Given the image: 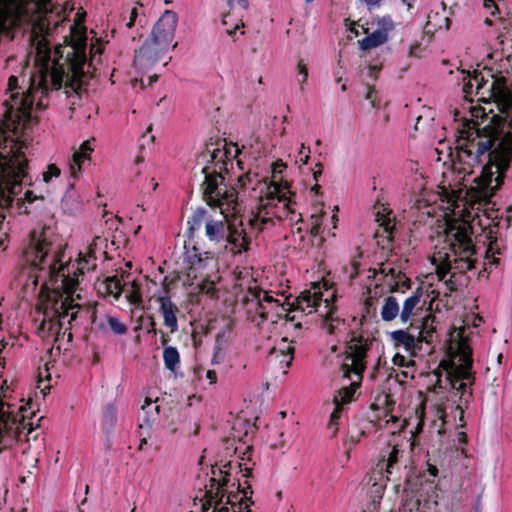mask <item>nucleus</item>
<instances>
[{
  "label": "nucleus",
  "instance_id": "obj_1",
  "mask_svg": "<svg viewBox=\"0 0 512 512\" xmlns=\"http://www.w3.org/2000/svg\"><path fill=\"white\" fill-rule=\"evenodd\" d=\"M463 93L465 98L475 95L478 102L495 103L500 112H486L485 107L472 105V100L454 111V121L462 128H458L453 172L458 183L468 187L467 177L480 169L467 194L474 202L487 203L502 184L512 159V91L504 77L482 70L464 74Z\"/></svg>",
  "mask_w": 512,
  "mask_h": 512
},
{
  "label": "nucleus",
  "instance_id": "obj_2",
  "mask_svg": "<svg viewBox=\"0 0 512 512\" xmlns=\"http://www.w3.org/2000/svg\"><path fill=\"white\" fill-rule=\"evenodd\" d=\"M53 231L49 227L33 230L30 243L24 252L25 259L31 264L26 286L35 288L39 279H44L38 304L40 321L38 334L42 338L56 336L67 320L69 325L83 317L86 302L83 301L81 289L78 286V273L93 270L96 267V254H106L107 239L96 236L85 254L80 253L77 268L73 270L67 265L64 252L60 246H54Z\"/></svg>",
  "mask_w": 512,
  "mask_h": 512
},
{
  "label": "nucleus",
  "instance_id": "obj_3",
  "mask_svg": "<svg viewBox=\"0 0 512 512\" xmlns=\"http://www.w3.org/2000/svg\"><path fill=\"white\" fill-rule=\"evenodd\" d=\"M238 186L247 189L255 182L258 191V203L251 211V216L245 221L243 217H235L230 220V241L235 243L239 249L249 246L251 240L268 225H273L274 219L293 220L295 216V202L289 196L288 183L284 186L268 183L267 180H258L250 173L241 175L237 179Z\"/></svg>",
  "mask_w": 512,
  "mask_h": 512
},
{
  "label": "nucleus",
  "instance_id": "obj_4",
  "mask_svg": "<svg viewBox=\"0 0 512 512\" xmlns=\"http://www.w3.org/2000/svg\"><path fill=\"white\" fill-rule=\"evenodd\" d=\"M220 160L213 166H204L202 173L204 181L201 185L203 195L208 205L219 207L220 215L214 217L209 211L198 208L188 220V231L190 235L200 229L205 228V235L211 241L219 243L226 240L232 245L231 250L234 253H241L248 249L249 246L239 249L235 243L230 241V220L235 217H241V205L238 202V194L234 187H227L224 182V176L217 171Z\"/></svg>",
  "mask_w": 512,
  "mask_h": 512
},
{
  "label": "nucleus",
  "instance_id": "obj_5",
  "mask_svg": "<svg viewBox=\"0 0 512 512\" xmlns=\"http://www.w3.org/2000/svg\"><path fill=\"white\" fill-rule=\"evenodd\" d=\"M476 250L471 239V227L467 222L455 221L446 228L443 240L435 246L432 263L436 266L439 280H443L448 273L451 276L445 281L449 291L456 290L453 279L457 273H465L474 268Z\"/></svg>",
  "mask_w": 512,
  "mask_h": 512
},
{
  "label": "nucleus",
  "instance_id": "obj_6",
  "mask_svg": "<svg viewBox=\"0 0 512 512\" xmlns=\"http://www.w3.org/2000/svg\"><path fill=\"white\" fill-rule=\"evenodd\" d=\"M86 35L83 29L73 28L69 43L56 47L55 54L60 60H54L50 78L54 89H60L63 85L72 91L81 88L83 67L86 62Z\"/></svg>",
  "mask_w": 512,
  "mask_h": 512
},
{
  "label": "nucleus",
  "instance_id": "obj_7",
  "mask_svg": "<svg viewBox=\"0 0 512 512\" xmlns=\"http://www.w3.org/2000/svg\"><path fill=\"white\" fill-rule=\"evenodd\" d=\"M464 331V328H455L450 333L448 346L450 359L441 362L446 381L453 389L461 391L460 397L465 396L466 393L470 395L467 389L473 382L471 349Z\"/></svg>",
  "mask_w": 512,
  "mask_h": 512
},
{
  "label": "nucleus",
  "instance_id": "obj_8",
  "mask_svg": "<svg viewBox=\"0 0 512 512\" xmlns=\"http://www.w3.org/2000/svg\"><path fill=\"white\" fill-rule=\"evenodd\" d=\"M321 285L314 283L310 289L303 291L292 303L295 310H300L306 314L318 312L323 318L322 329L329 335L337 337L342 336L346 332V323L340 318L334 308L329 303L328 295L322 299Z\"/></svg>",
  "mask_w": 512,
  "mask_h": 512
},
{
  "label": "nucleus",
  "instance_id": "obj_9",
  "mask_svg": "<svg viewBox=\"0 0 512 512\" xmlns=\"http://www.w3.org/2000/svg\"><path fill=\"white\" fill-rule=\"evenodd\" d=\"M6 382L1 386L0 395V452L8 448L19 436L21 428H26L23 406H17L7 400Z\"/></svg>",
  "mask_w": 512,
  "mask_h": 512
},
{
  "label": "nucleus",
  "instance_id": "obj_10",
  "mask_svg": "<svg viewBox=\"0 0 512 512\" xmlns=\"http://www.w3.org/2000/svg\"><path fill=\"white\" fill-rule=\"evenodd\" d=\"M8 87L10 91L9 99L5 100L7 106V114L10 120H20L27 118L30 115V110L33 105V97L31 90L22 91L18 89V79L15 76H11L8 81Z\"/></svg>",
  "mask_w": 512,
  "mask_h": 512
},
{
  "label": "nucleus",
  "instance_id": "obj_11",
  "mask_svg": "<svg viewBox=\"0 0 512 512\" xmlns=\"http://www.w3.org/2000/svg\"><path fill=\"white\" fill-rule=\"evenodd\" d=\"M177 24V14L172 10H166L155 23L151 37L148 40L160 45V49H174L177 46L175 41Z\"/></svg>",
  "mask_w": 512,
  "mask_h": 512
},
{
  "label": "nucleus",
  "instance_id": "obj_12",
  "mask_svg": "<svg viewBox=\"0 0 512 512\" xmlns=\"http://www.w3.org/2000/svg\"><path fill=\"white\" fill-rule=\"evenodd\" d=\"M161 46L146 40L142 47L136 52L134 64L142 72L150 73L162 63L166 66L171 57L167 56L169 49H160Z\"/></svg>",
  "mask_w": 512,
  "mask_h": 512
},
{
  "label": "nucleus",
  "instance_id": "obj_13",
  "mask_svg": "<svg viewBox=\"0 0 512 512\" xmlns=\"http://www.w3.org/2000/svg\"><path fill=\"white\" fill-rule=\"evenodd\" d=\"M152 299H154L159 306V312L163 317L165 326L169 328L171 333L176 332L178 330L177 315L180 310L169 296V285L167 283V278H164L162 282V291L155 293L152 296Z\"/></svg>",
  "mask_w": 512,
  "mask_h": 512
},
{
  "label": "nucleus",
  "instance_id": "obj_14",
  "mask_svg": "<svg viewBox=\"0 0 512 512\" xmlns=\"http://www.w3.org/2000/svg\"><path fill=\"white\" fill-rule=\"evenodd\" d=\"M186 256L190 264L188 276L199 273L200 276L209 275L218 271L216 258L208 252H199L193 247L186 251ZM197 278V275H194Z\"/></svg>",
  "mask_w": 512,
  "mask_h": 512
},
{
  "label": "nucleus",
  "instance_id": "obj_15",
  "mask_svg": "<svg viewBox=\"0 0 512 512\" xmlns=\"http://www.w3.org/2000/svg\"><path fill=\"white\" fill-rule=\"evenodd\" d=\"M367 349V340L363 339L362 336L352 335L348 342L347 353L351 359L352 371L359 377L365 369L364 359Z\"/></svg>",
  "mask_w": 512,
  "mask_h": 512
},
{
  "label": "nucleus",
  "instance_id": "obj_16",
  "mask_svg": "<svg viewBox=\"0 0 512 512\" xmlns=\"http://www.w3.org/2000/svg\"><path fill=\"white\" fill-rule=\"evenodd\" d=\"M252 298L249 300L251 305L254 306L255 313L262 319H266L270 312L276 311L281 302L279 299L274 298L267 291L251 290Z\"/></svg>",
  "mask_w": 512,
  "mask_h": 512
},
{
  "label": "nucleus",
  "instance_id": "obj_17",
  "mask_svg": "<svg viewBox=\"0 0 512 512\" xmlns=\"http://www.w3.org/2000/svg\"><path fill=\"white\" fill-rule=\"evenodd\" d=\"M393 29V22L389 18L378 21V28L371 34L358 41L362 50H370L384 44L388 40V34Z\"/></svg>",
  "mask_w": 512,
  "mask_h": 512
},
{
  "label": "nucleus",
  "instance_id": "obj_18",
  "mask_svg": "<svg viewBox=\"0 0 512 512\" xmlns=\"http://www.w3.org/2000/svg\"><path fill=\"white\" fill-rule=\"evenodd\" d=\"M422 290L418 288L410 296H408L402 303L400 308V322L403 324L411 323L418 316L423 305L421 304Z\"/></svg>",
  "mask_w": 512,
  "mask_h": 512
},
{
  "label": "nucleus",
  "instance_id": "obj_19",
  "mask_svg": "<svg viewBox=\"0 0 512 512\" xmlns=\"http://www.w3.org/2000/svg\"><path fill=\"white\" fill-rule=\"evenodd\" d=\"M94 141V138L84 141L79 149L73 153L69 164L72 177L76 178L81 172L83 163L90 160L91 153L94 151Z\"/></svg>",
  "mask_w": 512,
  "mask_h": 512
},
{
  "label": "nucleus",
  "instance_id": "obj_20",
  "mask_svg": "<svg viewBox=\"0 0 512 512\" xmlns=\"http://www.w3.org/2000/svg\"><path fill=\"white\" fill-rule=\"evenodd\" d=\"M201 279L196 283H192V293L197 292L198 294H203L208 296L209 298H217L218 297V289L216 287V283L219 280V277L216 273H211L209 275L200 276Z\"/></svg>",
  "mask_w": 512,
  "mask_h": 512
},
{
  "label": "nucleus",
  "instance_id": "obj_21",
  "mask_svg": "<svg viewBox=\"0 0 512 512\" xmlns=\"http://www.w3.org/2000/svg\"><path fill=\"white\" fill-rule=\"evenodd\" d=\"M294 347L287 338H281L269 351V356L289 366L293 359Z\"/></svg>",
  "mask_w": 512,
  "mask_h": 512
},
{
  "label": "nucleus",
  "instance_id": "obj_22",
  "mask_svg": "<svg viewBox=\"0 0 512 512\" xmlns=\"http://www.w3.org/2000/svg\"><path fill=\"white\" fill-rule=\"evenodd\" d=\"M392 211L384 206L379 205L376 207L375 220L379 227L382 228L383 233L386 234L387 240H391L392 230L394 229V218L391 217Z\"/></svg>",
  "mask_w": 512,
  "mask_h": 512
},
{
  "label": "nucleus",
  "instance_id": "obj_23",
  "mask_svg": "<svg viewBox=\"0 0 512 512\" xmlns=\"http://www.w3.org/2000/svg\"><path fill=\"white\" fill-rule=\"evenodd\" d=\"M391 339L397 347H403L405 351L414 354L418 341L416 338L404 330H396L390 333Z\"/></svg>",
  "mask_w": 512,
  "mask_h": 512
},
{
  "label": "nucleus",
  "instance_id": "obj_24",
  "mask_svg": "<svg viewBox=\"0 0 512 512\" xmlns=\"http://www.w3.org/2000/svg\"><path fill=\"white\" fill-rule=\"evenodd\" d=\"M398 316L400 317V305L397 298L394 296L386 297L381 308V318L390 322Z\"/></svg>",
  "mask_w": 512,
  "mask_h": 512
},
{
  "label": "nucleus",
  "instance_id": "obj_25",
  "mask_svg": "<svg viewBox=\"0 0 512 512\" xmlns=\"http://www.w3.org/2000/svg\"><path fill=\"white\" fill-rule=\"evenodd\" d=\"M163 360L165 367L168 370L174 372L176 370V367L180 363V356L178 350L172 346L165 347L163 350Z\"/></svg>",
  "mask_w": 512,
  "mask_h": 512
},
{
  "label": "nucleus",
  "instance_id": "obj_26",
  "mask_svg": "<svg viewBox=\"0 0 512 512\" xmlns=\"http://www.w3.org/2000/svg\"><path fill=\"white\" fill-rule=\"evenodd\" d=\"M448 29V18L447 17H439L438 13H430L427 16V22L425 25V29L427 32H434L437 29L441 28Z\"/></svg>",
  "mask_w": 512,
  "mask_h": 512
},
{
  "label": "nucleus",
  "instance_id": "obj_27",
  "mask_svg": "<svg viewBox=\"0 0 512 512\" xmlns=\"http://www.w3.org/2000/svg\"><path fill=\"white\" fill-rule=\"evenodd\" d=\"M357 386V382H352L348 387H343L339 390L338 394L334 396V404L344 405L349 403L354 396Z\"/></svg>",
  "mask_w": 512,
  "mask_h": 512
},
{
  "label": "nucleus",
  "instance_id": "obj_28",
  "mask_svg": "<svg viewBox=\"0 0 512 512\" xmlns=\"http://www.w3.org/2000/svg\"><path fill=\"white\" fill-rule=\"evenodd\" d=\"M211 497L213 499L214 505L213 509L210 512H241L242 504L237 505L239 510H236V504H233L231 507H227L226 505H224L223 495L220 498H218V492H216L215 496L211 495ZM203 509L204 512H209V508H205V504H203Z\"/></svg>",
  "mask_w": 512,
  "mask_h": 512
},
{
  "label": "nucleus",
  "instance_id": "obj_29",
  "mask_svg": "<svg viewBox=\"0 0 512 512\" xmlns=\"http://www.w3.org/2000/svg\"><path fill=\"white\" fill-rule=\"evenodd\" d=\"M433 112L430 109L424 111V114H420L417 117V121L415 124L416 130H426L432 126L433 122Z\"/></svg>",
  "mask_w": 512,
  "mask_h": 512
},
{
  "label": "nucleus",
  "instance_id": "obj_30",
  "mask_svg": "<svg viewBox=\"0 0 512 512\" xmlns=\"http://www.w3.org/2000/svg\"><path fill=\"white\" fill-rule=\"evenodd\" d=\"M106 322L111 331L116 335H123L127 331V326L122 323L117 317L107 316Z\"/></svg>",
  "mask_w": 512,
  "mask_h": 512
},
{
  "label": "nucleus",
  "instance_id": "obj_31",
  "mask_svg": "<svg viewBox=\"0 0 512 512\" xmlns=\"http://www.w3.org/2000/svg\"><path fill=\"white\" fill-rule=\"evenodd\" d=\"M399 453H400V451L396 446H394L391 449V451L389 452L387 459L385 460L387 474H392L393 469L398 462Z\"/></svg>",
  "mask_w": 512,
  "mask_h": 512
},
{
  "label": "nucleus",
  "instance_id": "obj_32",
  "mask_svg": "<svg viewBox=\"0 0 512 512\" xmlns=\"http://www.w3.org/2000/svg\"><path fill=\"white\" fill-rule=\"evenodd\" d=\"M106 287L107 291L110 294L114 295L115 297H118L122 289V282L116 276L109 277L106 280Z\"/></svg>",
  "mask_w": 512,
  "mask_h": 512
},
{
  "label": "nucleus",
  "instance_id": "obj_33",
  "mask_svg": "<svg viewBox=\"0 0 512 512\" xmlns=\"http://www.w3.org/2000/svg\"><path fill=\"white\" fill-rule=\"evenodd\" d=\"M308 80V69L303 61H299L297 64V82L300 85V91L304 90V86Z\"/></svg>",
  "mask_w": 512,
  "mask_h": 512
},
{
  "label": "nucleus",
  "instance_id": "obj_34",
  "mask_svg": "<svg viewBox=\"0 0 512 512\" xmlns=\"http://www.w3.org/2000/svg\"><path fill=\"white\" fill-rule=\"evenodd\" d=\"M126 297L128 301L135 306H139L142 303V296L139 287L134 282L132 283L131 289Z\"/></svg>",
  "mask_w": 512,
  "mask_h": 512
},
{
  "label": "nucleus",
  "instance_id": "obj_35",
  "mask_svg": "<svg viewBox=\"0 0 512 512\" xmlns=\"http://www.w3.org/2000/svg\"><path fill=\"white\" fill-rule=\"evenodd\" d=\"M61 174V170L55 165L50 164L47 166L46 171L43 172V181L45 183H50L53 178H58Z\"/></svg>",
  "mask_w": 512,
  "mask_h": 512
},
{
  "label": "nucleus",
  "instance_id": "obj_36",
  "mask_svg": "<svg viewBox=\"0 0 512 512\" xmlns=\"http://www.w3.org/2000/svg\"><path fill=\"white\" fill-rule=\"evenodd\" d=\"M103 422L104 425L108 428H111L114 425V423L116 422V409L114 408V406L109 405L106 408L103 416Z\"/></svg>",
  "mask_w": 512,
  "mask_h": 512
},
{
  "label": "nucleus",
  "instance_id": "obj_37",
  "mask_svg": "<svg viewBox=\"0 0 512 512\" xmlns=\"http://www.w3.org/2000/svg\"><path fill=\"white\" fill-rule=\"evenodd\" d=\"M363 434L361 431H355L347 436L344 445L348 452L360 441Z\"/></svg>",
  "mask_w": 512,
  "mask_h": 512
},
{
  "label": "nucleus",
  "instance_id": "obj_38",
  "mask_svg": "<svg viewBox=\"0 0 512 512\" xmlns=\"http://www.w3.org/2000/svg\"><path fill=\"white\" fill-rule=\"evenodd\" d=\"M322 223V211L311 215V234L318 235Z\"/></svg>",
  "mask_w": 512,
  "mask_h": 512
},
{
  "label": "nucleus",
  "instance_id": "obj_39",
  "mask_svg": "<svg viewBox=\"0 0 512 512\" xmlns=\"http://www.w3.org/2000/svg\"><path fill=\"white\" fill-rule=\"evenodd\" d=\"M286 168V165L283 162H275L272 167L273 181L271 183L276 182L277 184L284 186L285 182H278L276 180L277 176L280 175Z\"/></svg>",
  "mask_w": 512,
  "mask_h": 512
},
{
  "label": "nucleus",
  "instance_id": "obj_40",
  "mask_svg": "<svg viewBox=\"0 0 512 512\" xmlns=\"http://www.w3.org/2000/svg\"><path fill=\"white\" fill-rule=\"evenodd\" d=\"M310 159V148L306 147L304 144L301 145L298 152V162L302 165H306Z\"/></svg>",
  "mask_w": 512,
  "mask_h": 512
},
{
  "label": "nucleus",
  "instance_id": "obj_41",
  "mask_svg": "<svg viewBox=\"0 0 512 512\" xmlns=\"http://www.w3.org/2000/svg\"><path fill=\"white\" fill-rule=\"evenodd\" d=\"M420 502L418 499H407L403 505L405 512H419Z\"/></svg>",
  "mask_w": 512,
  "mask_h": 512
},
{
  "label": "nucleus",
  "instance_id": "obj_42",
  "mask_svg": "<svg viewBox=\"0 0 512 512\" xmlns=\"http://www.w3.org/2000/svg\"><path fill=\"white\" fill-rule=\"evenodd\" d=\"M423 52V48L417 41L413 42L409 46L408 54L410 57H420Z\"/></svg>",
  "mask_w": 512,
  "mask_h": 512
},
{
  "label": "nucleus",
  "instance_id": "obj_43",
  "mask_svg": "<svg viewBox=\"0 0 512 512\" xmlns=\"http://www.w3.org/2000/svg\"><path fill=\"white\" fill-rule=\"evenodd\" d=\"M227 3L231 9L246 10L249 6L248 0H227Z\"/></svg>",
  "mask_w": 512,
  "mask_h": 512
},
{
  "label": "nucleus",
  "instance_id": "obj_44",
  "mask_svg": "<svg viewBox=\"0 0 512 512\" xmlns=\"http://www.w3.org/2000/svg\"><path fill=\"white\" fill-rule=\"evenodd\" d=\"M218 155L222 156L223 153L221 150H213V151H207L201 155V158L203 161H213L214 159L218 158Z\"/></svg>",
  "mask_w": 512,
  "mask_h": 512
},
{
  "label": "nucleus",
  "instance_id": "obj_45",
  "mask_svg": "<svg viewBox=\"0 0 512 512\" xmlns=\"http://www.w3.org/2000/svg\"><path fill=\"white\" fill-rule=\"evenodd\" d=\"M484 7L490 12L491 15H494L497 11V7L493 0H484Z\"/></svg>",
  "mask_w": 512,
  "mask_h": 512
},
{
  "label": "nucleus",
  "instance_id": "obj_46",
  "mask_svg": "<svg viewBox=\"0 0 512 512\" xmlns=\"http://www.w3.org/2000/svg\"><path fill=\"white\" fill-rule=\"evenodd\" d=\"M342 405H335L334 411L331 413L330 421L332 424H336V420L339 418Z\"/></svg>",
  "mask_w": 512,
  "mask_h": 512
},
{
  "label": "nucleus",
  "instance_id": "obj_47",
  "mask_svg": "<svg viewBox=\"0 0 512 512\" xmlns=\"http://www.w3.org/2000/svg\"><path fill=\"white\" fill-rule=\"evenodd\" d=\"M323 167L321 163H317L315 168L313 169V178L315 181L322 175Z\"/></svg>",
  "mask_w": 512,
  "mask_h": 512
},
{
  "label": "nucleus",
  "instance_id": "obj_48",
  "mask_svg": "<svg viewBox=\"0 0 512 512\" xmlns=\"http://www.w3.org/2000/svg\"><path fill=\"white\" fill-rule=\"evenodd\" d=\"M361 3H364L368 6L369 9L374 7H378L380 5V0H359Z\"/></svg>",
  "mask_w": 512,
  "mask_h": 512
},
{
  "label": "nucleus",
  "instance_id": "obj_49",
  "mask_svg": "<svg viewBox=\"0 0 512 512\" xmlns=\"http://www.w3.org/2000/svg\"><path fill=\"white\" fill-rule=\"evenodd\" d=\"M206 377H207V379H209L210 384L215 383L216 380H217V375H216V372L214 370H208L206 372Z\"/></svg>",
  "mask_w": 512,
  "mask_h": 512
},
{
  "label": "nucleus",
  "instance_id": "obj_50",
  "mask_svg": "<svg viewBox=\"0 0 512 512\" xmlns=\"http://www.w3.org/2000/svg\"><path fill=\"white\" fill-rule=\"evenodd\" d=\"M243 26H244L243 22L239 21L232 29L227 28L226 32L228 35H233L237 29H239L240 27H243Z\"/></svg>",
  "mask_w": 512,
  "mask_h": 512
},
{
  "label": "nucleus",
  "instance_id": "obj_51",
  "mask_svg": "<svg viewBox=\"0 0 512 512\" xmlns=\"http://www.w3.org/2000/svg\"><path fill=\"white\" fill-rule=\"evenodd\" d=\"M152 402H153V401H152V399H151V398H146V399H145V401H144V403H143V405L141 406V409H142L143 411H146L148 408H150V407H151Z\"/></svg>",
  "mask_w": 512,
  "mask_h": 512
},
{
  "label": "nucleus",
  "instance_id": "obj_52",
  "mask_svg": "<svg viewBox=\"0 0 512 512\" xmlns=\"http://www.w3.org/2000/svg\"><path fill=\"white\" fill-rule=\"evenodd\" d=\"M157 79H158V75L156 73L148 75V85H152L154 82L157 81Z\"/></svg>",
  "mask_w": 512,
  "mask_h": 512
},
{
  "label": "nucleus",
  "instance_id": "obj_53",
  "mask_svg": "<svg viewBox=\"0 0 512 512\" xmlns=\"http://www.w3.org/2000/svg\"><path fill=\"white\" fill-rule=\"evenodd\" d=\"M148 333L156 334L155 322L152 318H150V327L147 330Z\"/></svg>",
  "mask_w": 512,
  "mask_h": 512
},
{
  "label": "nucleus",
  "instance_id": "obj_54",
  "mask_svg": "<svg viewBox=\"0 0 512 512\" xmlns=\"http://www.w3.org/2000/svg\"><path fill=\"white\" fill-rule=\"evenodd\" d=\"M136 15H137L136 9H133L132 12H131L130 21L127 24L128 27H131L133 25V21H134Z\"/></svg>",
  "mask_w": 512,
  "mask_h": 512
},
{
  "label": "nucleus",
  "instance_id": "obj_55",
  "mask_svg": "<svg viewBox=\"0 0 512 512\" xmlns=\"http://www.w3.org/2000/svg\"><path fill=\"white\" fill-rule=\"evenodd\" d=\"M373 94H374V91L372 89H369V91L366 95V99L369 100L372 103V105L374 106Z\"/></svg>",
  "mask_w": 512,
  "mask_h": 512
},
{
  "label": "nucleus",
  "instance_id": "obj_56",
  "mask_svg": "<svg viewBox=\"0 0 512 512\" xmlns=\"http://www.w3.org/2000/svg\"><path fill=\"white\" fill-rule=\"evenodd\" d=\"M25 199L29 202H32L34 200V197L32 195V192L31 191H26L25 192Z\"/></svg>",
  "mask_w": 512,
  "mask_h": 512
},
{
  "label": "nucleus",
  "instance_id": "obj_57",
  "mask_svg": "<svg viewBox=\"0 0 512 512\" xmlns=\"http://www.w3.org/2000/svg\"><path fill=\"white\" fill-rule=\"evenodd\" d=\"M458 439L460 442L465 443L466 442V434L464 432H459Z\"/></svg>",
  "mask_w": 512,
  "mask_h": 512
},
{
  "label": "nucleus",
  "instance_id": "obj_58",
  "mask_svg": "<svg viewBox=\"0 0 512 512\" xmlns=\"http://www.w3.org/2000/svg\"><path fill=\"white\" fill-rule=\"evenodd\" d=\"M46 79H47V74L41 75V77L39 79V85L43 86V88H45L44 83L46 82Z\"/></svg>",
  "mask_w": 512,
  "mask_h": 512
},
{
  "label": "nucleus",
  "instance_id": "obj_59",
  "mask_svg": "<svg viewBox=\"0 0 512 512\" xmlns=\"http://www.w3.org/2000/svg\"><path fill=\"white\" fill-rule=\"evenodd\" d=\"M402 361H403V357L402 356H395L394 357V363L395 364H399V365H402Z\"/></svg>",
  "mask_w": 512,
  "mask_h": 512
},
{
  "label": "nucleus",
  "instance_id": "obj_60",
  "mask_svg": "<svg viewBox=\"0 0 512 512\" xmlns=\"http://www.w3.org/2000/svg\"><path fill=\"white\" fill-rule=\"evenodd\" d=\"M415 0H402L404 4L408 6V8H411Z\"/></svg>",
  "mask_w": 512,
  "mask_h": 512
},
{
  "label": "nucleus",
  "instance_id": "obj_61",
  "mask_svg": "<svg viewBox=\"0 0 512 512\" xmlns=\"http://www.w3.org/2000/svg\"><path fill=\"white\" fill-rule=\"evenodd\" d=\"M91 51L93 53H101L102 50H101L100 46H98V47L92 46Z\"/></svg>",
  "mask_w": 512,
  "mask_h": 512
},
{
  "label": "nucleus",
  "instance_id": "obj_62",
  "mask_svg": "<svg viewBox=\"0 0 512 512\" xmlns=\"http://www.w3.org/2000/svg\"><path fill=\"white\" fill-rule=\"evenodd\" d=\"M228 18H229V15H225L222 19V23L223 25L227 26L228 25Z\"/></svg>",
  "mask_w": 512,
  "mask_h": 512
},
{
  "label": "nucleus",
  "instance_id": "obj_63",
  "mask_svg": "<svg viewBox=\"0 0 512 512\" xmlns=\"http://www.w3.org/2000/svg\"><path fill=\"white\" fill-rule=\"evenodd\" d=\"M151 183H152V189L155 190L158 186V184L154 181V179H151Z\"/></svg>",
  "mask_w": 512,
  "mask_h": 512
},
{
  "label": "nucleus",
  "instance_id": "obj_64",
  "mask_svg": "<svg viewBox=\"0 0 512 512\" xmlns=\"http://www.w3.org/2000/svg\"><path fill=\"white\" fill-rule=\"evenodd\" d=\"M502 357H503V356H502V354H501V353H499V354L497 355V362H498V364H501Z\"/></svg>",
  "mask_w": 512,
  "mask_h": 512
}]
</instances>
